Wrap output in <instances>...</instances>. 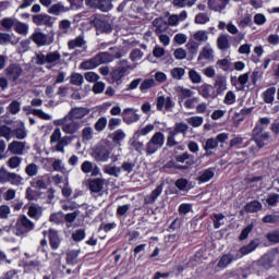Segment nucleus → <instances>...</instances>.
Wrapping results in <instances>:
<instances>
[{"mask_svg": "<svg viewBox=\"0 0 279 279\" xmlns=\"http://www.w3.org/2000/svg\"><path fill=\"white\" fill-rule=\"evenodd\" d=\"M109 51H116V54H110V52H99L89 60L83 61L81 63V69L84 71H90L93 69H97L100 64H108L110 62H114V59L119 60L123 58V53L119 50L118 47L109 48Z\"/></svg>", "mask_w": 279, "mask_h": 279, "instance_id": "1", "label": "nucleus"}, {"mask_svg": "<svg viewBox=\"0 0 279 279\" xmlns=\"http://www.w3.org/2000/svg\"><path fill=\"white\" fill-rule=\"evenodd\" d=\"M34 61L38 66H44V64H46V69H53L66 64V60L62 59V54H60V51L58 50L48 52L47 54L37 52Z\"/></svg>", "mask_w": 279, "mask_h": 279, "instance_id": "2", "label": "nucleus"}, {"mask_svg": "<svg viewBox=\"0 0 279 279\" xmlns=\"http://www.w3.org/2000/svg\"><path fill=\"white\" fill-rule=\"evenodd\" d=\"M130 71H134V66L130 63V61L125 59L120 60L118 66L111 71L112 83L117 84L118 86L123 84V77H125Z\"/></svg>", "mask_w": 279, "mask_h": 279, "instance_id": "3", "label": "nucleus"}, {"mask_svg": "<svg viewBox=\"0 0 279 279\" xmlns=\"http://www.w3.org/2000/svg\"><path fill=\"white\" fill-rule=\"evenodd\" d=\"M36 228V223L29 220L27 216L21 215L15 221L13 226V232L15 236H27L29 232L34 231Z\"/></svg>", "mask_w": 279, "mask_h": 279, "instance_id": "4", "label": "nucleus"}, {"mask_svg": "<svg viewBox=\"0 0 279 279\" xmlns=\"http://www.w3.org/2000/svg\"><path fill=\"white\" fill-rule=\"evenodd\" d=\"M54 125H61V130L64 134H77V132L82 130L84 122L72 120V118L65 116L62 119L56 120Z\"/></svg>", "mask_w": 279, "mask_h": 279, "instance_id": "5", "label": "nucleus"}, {"mask_svg": "<svg viewBox=\"0 0 279 279\" xmlns=\"http://www.w3.org/2000/svg\"><path fill=\"white\" fill-rule=\"evenodd\" d=\"M54 143H57L54 146L56 151L64 154V147H69L73 143V137L69 135L62 137V131L58 128L50 135V144L53 145Z\"/></svg>", "mask_w": 279, "mask_h": 279, "instance_id": "6", "label": "nucleus"}, {"mask_svg": "<svg viewBox=\"0 0 279 279\" xmlns=\"http://www.w3.org/2000/svg\"><path fill=\"white\" fill-rule=\"evenodd\" d=\"M165 146V133L156 132L145 145V151L147 156H154L158 149H162Z\"/></svg>", "mask_w": 279, "mask_h": 279, "instance_id": "7", "label": "nucleus"}, {"mask_svg": "<svg viewBox=\"0 0 279 279\" xmlns=\"http://www.w3.org/2000/svg\"><path fill=\"white\" fill-rule=\"evenodd\" d=\"M12 184L13 186H21L23 184V177L15 172H10L5 168L0 169V184Z\"/></svg>", "mask_w": 279, "mask_h": 279, "instance_id": "8", "label": "nucleus"}, {"mask_svg": "<svg viewBox=\"0 0 279 279\" xmlns=\"http://www.w3.org/2000/svg\"><path fill=\"white\" fill-rule=\"evenodd\" d=\"M174 160L177 162H181L182 165L185 162V166L174 163V169H178L179 171H186V169L193 167V165L196 162L195 156L191 155L189 151L174 156Z\"/></svg>", "mask_w": 279, "mask_h": 279, "instance_id": "9", "label": "nucleus"}, {"mask_svg": "<svg viewBox=\"0 0 279 279\" xmlns=\"http://www.w3.org/2000/svg\"><path fill=\"white\" fill-rule=\"evenodd\" d=\"M263 126L256 125L253 130V136L252 141L257 145V147H265L267 143H269V133L268 132H263Z\"/></svg>", "mask_w": 279, "mask_h": 279, "instance_id": "10", "label": "nucleus"}, {"mask_svg": "<svg viewBox=\"0 0 279 279\" xmlns=\"http://www.w3.org/2000/svg\"><path fill=\"white\" fill-rule=\"evenodd\" d=\"M4 73L9 82H12L13 84H19V77L23 75V68L21 66V64L13 63L4 70Z\"/></svg>", "mask_w": 279, "mask_h": 279, "instance_id": "11", "label": "nucleus"}, {"mask_svg": "<svg viewBox=\"0 0 279 279\" xmlns=\"http://www.w3.org/2000/svg\"><path fill=\"white\" fill-rule=\"evenodd\" d=\"M110 154L111 150L108 147L98 145L94 148L92 156L96 162H108L110 159Z\"/></svg>", "mask_w": 279, "mask_h": 279, "instance_id": "12", "label": "nucleus"}, {"mask_svg": "<svg viewBox=\"0 0 279 279\" xmlns=\"http://www.w3.org/2000/svg\"><path fill=\"white\" fill-rule=\"evenodd\" d=\"M31 39L37 47H45L53 44V35H47L45 33L36 32L31 36Z\"/></svg>", "mask_w": 279, "mask_h": 279, "instance_id": "13", "label": "nucleus"}, {"mask_svg": "<svg viewBox=\"0 0 279 279\" xmlns=\"http://www.w3.org/2000/svg\"><path fill=\"white\" fill-rule=\"evenodd\" d=\"M122 121L126 123V125H132V123H137V121H141V114H138V109H124L122 112Z\"/></svg>", "mask_w": 279, "mask_h": 279, "instance_id": "14", "label": "nucleus"}, {"mask_svg": "<svg viewBox=\"0 0 279 279\" xmlns=\"http://www.w3.org/2000/svg\"><path fill=\"white\" fill-rule=\"evenodd\" d=\"M156 106L159 112H162V110H165L166 112H173V108H175V102H173V100L169 96H159L157 97Z\"/></svg>", "mask_w": 279, "mask_h": 279, "instance_id": "15", "label": "nucleus"}, {"mask_svg": "<svg viewBox=\"0 0 279 279\" xmlns=\"http://www.w3.org/2000/svg\"><path fill=\"white\" fill-rule=\"evenodd\" d=\"M87 5L88 8L100 10V12H110L114 8L110 0H87Z\"/></svg>", "mask_w": 279, "mask_h": 279, "instance_id": "16", "label": "nucleus"}, {"mask_svg": "<svg viewBox=\"0 0 279 279\" xmlns=\"http://www.w3.org/2000/svg\"><path fill=\"white\" fill-rule=\"evenodd\" d=\"M90 114V109L86 107H74L72 108L65 117H69L73 121H81L84 117H88Z\"/></svg>", "mask_w": 279, "mask_h": 279, "instance_id": "17", "label": "nucleus"}, {"mask_svg": "<svg viewBox=\"0 0 279 279\" xmlns=\"http://www.w3.org/2000/svg\"><path fill=\"white\" fill-rule=\"evenodd\" d=\"M81 171L86 174L92 173L93 178H97V175H101V169L99 168V166H97L96 163H93V161H89V160H85L81 165Z\"/></svg>", "mask_w": 279, "mask_h": 279, "instance_id": "18", "label": "nucleus"}, {"mask_svg": "<svg viewBox=\"0 0 279 279\" xmlns=\"http://www.w3.org/2000/svg\"><path fill=\"white\" fill-rule=\"evenodd\" d=\"M27 147V142L13 141L8 146V151L14 156H23Z\"/></svg>", "mask_w": 279, "mask_h": 279, "instance_id": "19", "label": "nucleus"}, {"mask_svg": "<svg viewBox=\"0 0 279 279\" xmlns=\"http://www.w3.org/2000/svg\"><path fill=\"white\" fill-rule=\"evenodd\" d=\"M87 41H86V36L84 33L78 35L76 38L71 39L68 41V49L73 50V49H88Z\"/></svg>", "mask_w": 279, "mask_h": 279, "instance_id": "20", "label": "nucleus"}, {"mask_svg": "<svg viewBox=\"0 0 279 279\" xmlns=\"http://www.w3.org/2000/svg\"><path fill=\"white\" fill-rule=\"evenodd\" d=\"M33 23L37 26L53 27V19L49 14H37L33 16Z\"/></svg>", "mask_w": 279, "mask_h": 279, "instance_id": "21", "label": "nucleus"}, {"mask_svg": "<svg viewBox=\"0 0 279 279\" xmlns=\"http://www.w3.org/2000/svg\"><path fill=\"white\" fill-rule=\"evenodd\" d=\"M241 258V254L236 253V251H233L229 254L223 255L220 260L218 262V267L226 269L228 265L231 263H234V260H239Z\"/></svg>", "mask_w": 279, "mask_h": 279, "instance_id": "22", "label": "nucleus"}, {"mask_svg": "<svg viewBox=\"0 0 279 279\" xmlns=\"http://www.w3.org/2000/svg\"><path fill=\"white\" fill-rule=\"evenodd\" d=\"M217 95H223L228 90V78L223 75H217L214 83Z\"/></svg>", "mask_w": 279, "mask_h": 279, "instance_id": "23", "label": "nucleus"}, {"mask_svg": "<svg viewBox=\"0 0 279 279\" xmlns=\"http://www.w3.org/2000/svg\"><path fill=\"white\" fill-rule=\"evenodd\" d=\"M195 88L198 95H201V97H203L204 99H215V93H213V85L205 83Z\"/></svg>", "mask_w": 279, "mask_h": 279, "instance_id": "24", "label": "nucleus"}, {"mask_svg": "<svg viewBox=\"0 0 279 279\" xmlns=\"http://www.w3.org/2000/svg\"><path fill=\"white\" fill-rule=\"evenodd\" d=\"M185 19H189V13L186 11H182L180 14H172L168 17V27H178L180 23L184 22Z\"/></svg>", "mask_w": 279, "mask_h": 279, "instance_id": "25", "label": "nucleus"}, {"mask_svg": "<svg viewBox=\"0 0 279 279\" xmlns=\"http://www.w3.org/2000/svg\"><path fill=\"white\" fill-rule=\"evenodd\" d=\"M50 183H51V178L49 177V174H44V175L37 177L31 184L35 189L45 190L49 186Z\"/></svg>", "mask_w": 279, "mask_h": 279, "instance_id": "26", "label": "nucleus"}, {"mask_svg": "<svg viewBox=\"0 0 279 279\" xmlns=\"http://www.w3.org/2000/svg\"><path fill=\"white\" fill-rule=\"evenodd\" d=\"M258 245H260V241L255 239L251 241L247 245L242 246L240 250L235 252L236 254H241V258H243L244 256H247V254H252V252H254V250H256Z\"/></svg>", "mask_w": 279, "mask_h": 279, "instance_id": "27", "label": "nucleus"}, {"mask_svg": "<svg viewBox=\"0 0 279 279\" xmlns=\"http://www.w3.org/2000/svg\"><path fill=\"white\" fill-rule=\"evenodd\" d=\"M228 3H230V0H208V8L214 12L221 13L228 8Z\"/></svg>", "mask_w": 279, "mask_h": 279, "instance_id": "28", "label": "nucleus"}, {"mask_svg": "<svg viewBox=\"0 0 279 279\" xmlns=\"http://www.w3.org/2000/svg\"><path fill=\"white\" fill-rule=\"evenodd\" d=\"M104 184H106V179H92L89 180L88 189L92 193H101L104 191Z\"/></svg>", "mask_w": 279, "mask_h": 279, "instance_id": "29", "label": "nucleus"}, {"mask_svg": "<svg viewBox=\"0 0 279 279\" xmlns=\"http://www.w3.org/2000/svg\"><path fill=\"white\" fill-rule=\"evenodd\" d=\"M48 239L51 250H58V247H60V243H62V240L60 239L58 231H56L54 229H49Z\"/></svg>", "mask_w": 279, "mask_h": 279, "instance_id": "30", "label": "nucleus"}, {"mask_svg": "<svg viewBox=\"0 0 279 279\" xmlns=\"http://www.w3.org/2000/svg\"><path fill=\"white\" fill-rule=\"evenodd\" d=\"M65 12H71V8L65 7L62 2L52 4L48 9V14H53V16H60V14H64Z\"/></svg>", "mask_w": 279, "mask_h": 279, "instance_id": "31", "label": "nucleus"}, {"mask_svg": "<svg viewBox=\"0 0 279 279\" xmlns=\"http://www.w3.org/2000/svg\"><path fill=\"white\" fill-rule=\"evenodd\" d=\"M153 27H155L156 34H163V32H167V29H169V24L165 21V17H156L153 21Z\"/></svg>", "mask_w": 279, "mask_h": 279, "instance_id": "32", "label": "nucleus"}, {"mask_svg": "<svg viewBox=\"0 0 279 279\" xmlns=\"http://www.w3.org/2000/svg\"><path fill=\"white\" fill-rule=\"evenodd\" d=\"M108 138L114 143V145H121L125 141V131L118 129L113 133L108 134Z\"/></svg>", "mask_w": 279, "mask_h": 279, "instance_id": "33", "label": "nucleus"}, {"mask_svg": "<svg viewBox=\"0 0 279 279\" xmlns=\"http://www.w3.org/2000/svg\"><path fill=\"white\" fill-rule=\"evenodd\" d=\"M160 195H162V184L158 185L150 194L144 197V204H154V202H156Z\"/></svg>", "mask_w": 279, "mask_h": 279, "instance_id": "34", "label": "nucleus"}, {"mask_svg": "<svg viewBox=\"0 0 279 279\" xmlns=\"http://www.w3.org/2000/svg\"><path fill=\"white\" fill-rule=\"evenodd\" d=\"M215 178V168H208L199 172L198 182H210Z\"/></svg>", "mask_w": 279, "mask_h": 279, "instance_id": "35", "label": "nucleus"}, {"mask_svg": "<svg viewBox=\"0 0 279 279\" xmlns=\"http://www.w3.org/2000/svg\"><path fill=\"white\" fill-rule=\"evenodd\" d=\"M215 58V50L210 48V45L205 46L198 54V61L213 60Z\"/></svg>", "mask_w": 279, "mask_h": 279, "instance_id": "36", "label": "nucleus"}, {"mask_svg": "<svg viewBox=\"0 0 279 279\" xmlns=\"http://www.w3.org/2000/svg\"><path fill=\"white\" fill-rule=\"evenodd\" d=\"M102 171L104 173H107V175H112L113 178H119V175H121V167H117L112 163L105 165Z\"/></svg>", "mask_w": 279, "mask_h": 279, "instance_id": "37", "label": "nucleus"}, {"mask_svg": "<svg viewBox=\"0 0 279 279\" xmlns=\"http://www.w3.org/2000/svg\"><path fill=\"white\" fill-rule=\"evenodd\" d=\"M27 215L28 217H31V219H35V221H38V219L43 217V207L38 205H32L28 208Z\"/></svg>", "mask_w": 279, "mask_h": 279, "instance_id": "38", "label": "nucleus"}, {"mask_svg": "<svg viewBox=\"0 0 279 279\" xmlns=\"http://www.w3.org/2000/svg\"><path fill=\"white\" fill-rule=\"evenodd\" d=\"M217 47L220 51H228L230 49V39H228V35H220L217 39Z\"/></svg>", "mask_w": 279, "mask_h": 279, "instance_id": "39", "label": "nucleus"}, {"mask_svg": "<svg viewBox=\"0 0 279 279\" xmlns=\"http://www.w3.org/2000/svg\"><path fill=\"white\" fill-rule=\"evenodd\" d=\"M156 129V125L154 124H147L144 128H140L135 133L134 136L135 138H141V136H147V134H151L154 130Z\"/></svg>", "mask_w": 279, "mask_h": 279, "instance_id": "40", "label": "nucleus"}, {"mask_svg": "<svg viewBox=\"0 0 279 279\" xmlns=\"http://www.w3.org/2000/svg\"><path fill=\"white\" fill-rule=\"evenodd\" d=\"M263 209V204H260V202L258 201H252L250 203H247L244 207V210L246 213H258V210Z\"/></svg>", "mask_w": 279, "mask_h": 279, "instance_id": "41", "label": "nucleus"}, {"mask_svg": "<svg viewBox=\"0 0 279 279\" xmlns=\"http://www.w3.org/2000/svg\"><path fill=\"white\" fill-rule=\"evenodd\" d=\"M82 251L72 250L66 253V264L68 265H77V257L80 256Z\"/></svg>", "mask_w": 279, "mask_h": 279, "instance_id": "42", "label": "nucleus"}, {"mask_svg": "<svg viewBox=\"0 0 279 279\" xmlns=\"http://www.w3.org/2000/svg\"><path fill=\"white\" fill-rule=\"evenodd\" d=\"M276 96V87H269L263 93V99L265 104H274Z\"/></svg>", "mask_w": 279, "mask_h": 279, "instance_id": "43", "label": "nucleus"}, {"mask_svg": "<svg viewBox=\"0 0 279 279\" xmlns=\"http://www.w3.org/2000/svg\"><path fill=\"white\" fill-rule=\"evenodd\" d=\"M13 136L17 138V141H23V138H27V129H25V124L22 123L20 128L12 131Z\"/></svg>", "mask_w": 279, "mask_h": 279, "instance_id": "44", "label": "nucleus"}, {"mask_svg": "<svg viewBox=\"0 0 279 279\" xmlns=\"http://www.w3.org/2000/svg\"><path fill=\"white\" fill-rule=\"evenodd\" d=\"M96 25L104 34H110L112 32V25L108 21L98 20Z\"/></svg>", "mask_w": 279, "mask_h": 279, "instance_id": "45", "label": "nucleus"}, {"mask_svg": "<svg viewBox=\"0 0 279 279\" xmlns=\"http://www.w3.org/2000/svg\"><path fill=\"white\" fill-rule=\"evenodd\" d=\"M213 221H214L215 230H219L220 226L226 225V215H223V214H214Z\"/></svg>", "mask_w": 279, "mask_h": 279, "instance_id": "46", "label": "nucleus"}, {"mask_svg": "<svg viewBox=\"0 0 279 279\" xmlns=\"http://www.w3.org/2000/svg\"><path fill=\"white\" fill-rule=\"evenodd\" d=\"M156 86V80L154 78H148L144 80L140 86L141 93H147L149 88H154Z\"/></svg>", "mask_w": 279, "mask_h": 279, "instance_id": "47", "label": "nucleus"}, {"mask_svg": "<svg viewBox=\"0 0 279 279\" xmlns=\"http://www.w3.org/2000/svg\"><path fill=\"white\" fill-rule=\"evenodd\" d=\"M23 162V158L19 156H12L7 161V165L10 169H19L21 167V163Z\"/></svg>", "mask_w": 279, "mask_h": 279, "instance_id": "48", "label": "nucleus"}, {"mask_svg": "<svg viewBox=\"0 0 279 279\" xmlns=\"http://www.w3.org/2000/svg\"><path fill=\"white\" fill-rule=\"evenodd\" d=\"M194 22L196 25H206V23H210V15L208 13H198L195 15Z\"/></svg>", "mask_w": 279, "mask_h": 279, "instance_id": "49", "label": "nucleus"}, {"mask_svg": "<svg viewBox=\"0 0 279 279\" xmlns=\"http://www.w3.org/2000/svg\"><path fill=\"white\" fill-rule=\"evenodd\" d=\"M170 75L173 80L180 81L184 75H186V70H184V68H173L170 71Z\"/></svg>", "mask_w": 279, "mask_h": 279, "instance_id": "50", "label": "nucleus"}, {"mask_svg": "<svg viewBox=\"0 0 279 279\" xmlns=\"http://www.w3.org/2000/svg\"><path fill=\"white\" fill-rule=\"evenodd\" d=\"M107 126H108V118L107 117L99 118L96 121V123L94 124L96 132H104V130H106Z\"/></svg>", "mask_w": 279, "mask_h": 279, "instance_id": "51", "label": "nucleus"}, {"mask_svg": "<svg viewBox=\"0 0 279 279\" xmlns=\"http://www.w3.org/2000/svg\"><path fill=\"white\" fill-rule=\"evenodd\" d=\"M186 123L191 125L192 128H201V125L204 123V118L199 116H194L186 119Z\"/></svg>", "mask_w": 279, "mask_h": 279, "instance_id": "52", "label": "nucleus"}, {"mask_svg": "<svg viewBox=\"0 0 279 279\" xmlns=\"http://www.w3.org/2000/svg\"><path fill=\"white\" fill-rule=\"evenodd\" d=\"M49 221L51 223H56L57 226H60L64 221V213L58 211L54 214H51L49 217Z\"/></svg>", "mask_w": 279, "mask_h": 279, "instance_id": "53", "label": "nucleus"}, {"mask_svg": "<svg viewBox=\"0 0 279 279\" xmlns=\"http://www.w3.org/2000/svg\"><path fill=\"white\" fill-rule=\"evenodd\" d=\"M25 173L28 175V178H34L38 175V165L32 162L28 163L25 168Z\"/></svg>", "mask_w": 279, "mask_h": 279, "instance_id": "54", "label": "nucleus"}, {"mask_svg": "<svg viewBox=\"0 0 279 279\" xmlns=\"http://www.w3.org/2000/svg\"><path fill=\"white\" fill-rule=\"evenodd\" d=\"M0 25L5 29V32H11L12 27H14V19L4 17L0 21Z\"/></svg>", "mask_w": 279, "mask_h": 279, "instance_id": "55", "label": "nucleus"}, {"mask_svg": "<svg viewBox=\"0 0 279 279\" xmlns=\"http://www.w3.org/2000/svg\"><path fill=\"white\" fill-rule=\"evenodd\" d=\"M193 38L196 43H206L208 40V33L207 31H197L194 33Z\"/></svg>", "mask_w": 279, "mask_h": 279, "instance_id": "56", "label": "nucleus"}, {"mask_svg": "<svg viewBox=\"0 0 279 279\" xmlns=\"http://www.w3.org/2000/svg\"><path fill=\"white\" fill-rule=\"evenodd\" d=\"M0 137L5 138L7 141H10V138H12V128L8 125H1Z\"/></svg>", "mask_w": 279, "mask_h": 279, "instance_id": "57", "label": "nucleus"}, {"mask_svg": "<svg viewBox=\"0 0 279 279\" xmlns=\"http://www.w3.org/2000/svg\"><path fill=\"white\" fill-rule=\"evenodd\" d=\"M248 146V151L251 156H258V151H260V147L252 138L246 143V147Z\"/></svg>", "mask_w": 279, "mask_h": 279, "instance_id": "58", "label": "nucleus"}, {"mask_svg": "<svg viewBox=\"0 0 279 279\" xmlns=\"http://www.w3.org/2000/svg\"><path fill=\"white\" fill-rule=\"evenodd\" d=\"M71 29V21L62 20L59 22V34H68Z\"/></svg>", "mask_w": 279, "mask_h": 279, "instance_id": "59", "label": "nucleus"}, {"mask_svg": "<svg viewBox=\"0 0 279 279\" xmlns=\"http://www.w3.org/2000/svg\"><path fill=\"white\" fill-rule=\"evenodd\" d=\"M71 84H73V86H82V84H84V76L80 73H73L71 75Z\"/></svg>", "mask_w": 279, "mask_h": 279, "instance_id": "60", "label": "nucleus"}, {"mask_svg": "<svg viewBox=\"0 0 279 279\" xmlns=\"http://www.w3.org/2000/svg\"><path fill=\"white\" fill-rule=\"evenodd\" d=\"M189 77L192 84H202V75L197 71L190 70Z\"/></svg>", "mask_w": 279, "mask_h": 279, "instance_id": "61", "label": "nucleus"}, {"mask_svg": "<svg viewBox=\"0 0 279 279\" xmlns=\"http://www.w3.org/2000/svg\"><path fill=\"white\" fill-rule=\"evenodd\" d=\"M143 56L145 54L138 48H135L130 52V58L132 62H138V60H143Z\"/></svg>", "mask_w": 279, "mask_h": 279, "instance_id": "62", "label": "nucleus"}, {"mask_svg": "<svg viewBox=\"0 0 279 279\" xmlns=\"http://www.w3.org/2000/svg\"><path fill=\"white\" fill-rule=\"evenodd\" d=\"M275 259L274 254H265L262 257L260 263L265 267H271V263H274Z\"/></svg>", "mask_w": 279, "mask_h": 279, "instance_id": "63", "label": "nucleus"}, {"mask_svg": "<svg viewBox=\"0 0 279 279\" xmlns=\"http://www.w3.org/2000/svg\"><path fill=\"white\" fill-rule=\"evenodd\" d=\"M93 134H94L93 128H90V126L84 128L82 130V138H83V141H92Z\"/></svg>", "mask_w": 279, "mask_h": 279, "instance_id": "64", "label": "nucleus"}]
</instances>
